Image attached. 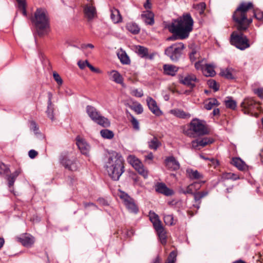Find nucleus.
I'll return each mask as SVG.
<instances>
[{
	"label": "nucleus",
	"instance_id": "f257e3e1",
	"mask_svg": "<svg viewBox=\"0 0 263 263\" xmlns=\"http://www.w3.org/2000/svg\"><path fill=\"white\" fill-rule=\"evenodd\" d=\"M253 10V16L258 20L263 21V12L254 11L252 2H242L234 12L232 18L235 26L239 31L246 30L252 22V18L248 17L250 10Z\"/></svg>",
	"mask_w": 263,
	"mask_h": 263
},
{
	"label": "nucleus",
	"instance_id": "f03ea898",
	"mask_svg": "<svg viewBox=\"0 0 263 263\" xmlns=\"http://www.w3.org/2000/svg\"><path fill=\"white\" fill-rule=\"evenodd\" d=\"M194 21L189 13L184 14L182 16L175 20L169 26L170 32L176 36L169 37L167 40L174 41L177 39H185L188 37L193 30Z\"/></svg>",
	"mask_w": 263,
	"mask_h": 263
},
{
	"label": "nucleus",
	"instance_id": "7ed1b4c3",
	"mask_svg": "<svg viewBox=\"0 0 263 263\" xmlns=\"http://www.w3.org/2000/svg\"><path fill=\"white\" fill-rule=\"evenodd\" d=\"M105 166L109 176L117 181L124 172V159L119 153L112 151L108 154Z\"/></svg>",
	"mask_w": 263,
	"mask_h": 263
},
{
	"label": "nucleus",
	"instance_id": "20e7f679",
	"mask_svg": "<svg viewBox=\"0 0 263 263\" xmlns=\"http://www.w3.org/2000/svg\"><path fill=\"white\" fill-rule=\"evenodd\" d=\"M40 36L47 33L49 28V18L47 10L44 8H38L34 12V17L31 18Z\"/></svg>",
	"mask_w": 263,
	"mask_h": 263
},
{
	"label": "nucleus",
	"instance_id": "39448f33",
	"mask_svg": "<svg viewBox=\"0 0 263 263\" xmlns=\"http://www.w3.org/2000/svg\"><path fill=\"white\" fill-rule=\"evenodd\" d=\"M209 133L205 121L197 118L193 119L190 123L187 135L190 137H196L206 135Z\"/></svg>",
	"mask_w": 263,
	"mask_h": 263
},
{
	"label": "nucleus",
	"instance_id": "423d86ee",
	"mask_svg": "<svg viewBox=\"0 0 263 263\" xmlns=\"http://www.w3.org/2000/svg\"><path fill=\"white\" fill-rule=\"evenodd\" d=\"M184 48L185 46L183 43H176L167 47L165 49L164 53L171 61L176 62L181 58Z\"/></svg>",
	"mask_w": 263,
	"mask_h": 263
},
{
	"label": "nucleus",
	"instance_id": "0eeeda50",
	"mask_svg": "<svg viewBox=\"0 0 263 263\" xmlns=\"http://www.w3.org/2000/svg\"><path fill=\"white\" fill-rule=\"evenodd\" d=\"M149 219L153 223L154 228L156 231L157 235L162 245L166 242V232L157 214L154 212H149Z\"/></svg>",
	"mask_w": 263,
	"mask_h": 263
},
{
	"label": "nucleus",
	"instance_id": "6e6552de",
	"mask_svg": "<svg viewBox=\"0 0 263 263\" xmlns=\"http://www.w3.org/2000/svg\"><path fill=\"white\" fill-rule=\"evenodd\" d=\"M230 42L238 49L245 50L250 47L247 36L241 32L234 31L231 35Z\"/></svg>",
	"mask_w": 263,
	"mask_h": 263
},
{
	"label": "nucleus",
	"instance_id": "1a4fd4ad",
	"mask_svg": "<svg viewBox=\"0 0 263 263\" xmlns=\"http://www.w3.org/2000/svg\"><path fill=\"white\" fill-rule=\"evenodd\" d=\"M120 198L122 200L126 208L130 212L137 213L139 209L134 200L127 194L121 191L119 195Z\"/></svg>",
	"mask_w": 263,
	"mask_h": 263
},
{
	"label": "nucleus",
	"instance_id": "9d476101",
	"mask_svg": "<svg viewBox=\"0 0 263 263\" xmlns=\"http://www.w3.org/2000/svg\"><path fill=\"white\" fill-rule=\"evenodd\" d=\"M199 80L197 78L196 76L192 73L188 74L184 77H182L180 79V82L190 87L191 89H193L195 86V83L198 82Z\"/></svg>",
	"mask_w": 263,
	"mask_h": 263
},
{
	"label": "nucleus",
	"instance_id": "9b49d317",
	"mask_svg": "<svg viewBox=\"0 0 263 263\" xmlns=\"http://www.w3.org/2000/svg\"><path fill=\"white\" fill-rule=\"evenodd\" d=\"M15 239L26 247H31L34 242V238L28 233L22 234L19 236H16Z\"/></svg>",
	"mask_w": 263,
	"mask_h": 263
},
{
	"label": "nucleus",
	"instance_id": "f8f14e48",
	"mask_svg": "<svg viewBox=\"0 0 263 263\" xmlns=\"http://www.w3.org/2000/svg\"><path fill=\"white\" fill-rule=\"evenodd\" d=\"M132 165L140 175L142 176L145 179L147 178L148 171L139 159L133 157Z\"/></svg>",
	"mask_w": 263,
	"mask_h": 263
},
{
	"label": "nucleus",
	"instance_id": "ddd939ff",
	"mask_svg": "<svg viewBox=\"0 0 263 263\" xmlns=\"http://www.w3.org/2000/svg\"><path fill=\"white\" fill-rule=\"evenodd\" d=\"M167 168L172 171L178 170L180 167L179 162L174 156H169L166 158L164 161Z\"/></svg>",
	"mask_w": 263,
	"mask_h": 263
},
{
	"label": "nucleus",
	"instance_id": "4468645a",
	"mask_svg": "<svg viewBox=\"0 0 263 263\" xmlns=\"http://www.w3.org/2000/svg\"><path fill=\"white\" fill-rule=\"evenodd\" d=\"M213 142V139L208 137L196 139L192 141V147L195 149H199V146L203 147L208 144L212 143Z\"/></svg>",
	"mask_w": 263,
	"mask_h": 263
},
{
	"label": "nucleus",
	"instance_id": "2eb2a0df",
	"mask_svg": "<svg viewBox=\"0 0 263 263\" xmlns=\"http://www.w3.org/2000/svg\"><path fill=\"white\" fill-rule=\"evenodd\" d=\"M155 190L157 192L166 196H170L174 194L173 190L167 187L165 183L162 182H158L156 184Z\"/></svg>",
	"mask_w": 263,
	"mask_h": 263
},
{
	"label": "nucleus",
	"instance_id": "dca6fc26",
	"mask_svg": "<svg viewBox=\"0 0 263 263\" xmlns=\"http://www.w3.org/2000/svg\"><path fill=\"white\" fill-rule=\"evenodd\" d=\"M146 103L149 109L155 115L160 116L162 114L159 107L157 105L156 101L151 97H148L146 99Z\"/></svg>",
	"mask_w": 263,
	"mask_h": 263
},
{
	"label": "nucleus",
	"instance_id": "f3484780",
	"mask_svg": "<svg viewBox=\"0 0 263 263\" xmlns=\"http://www.w3.org/2000/svg\"><path fill=\"white\" fill-rule=\"evenodd\" d=\"M76 143L82 154L86 155L88 154L90 146L85 140L77 137Z\"/></svg>",
	"mask_w": 263,
	"mask_h": 263
},
{
	"label": "nucleus",
	"instance_id": "a211bd4d",
	"mask_svg": "<svg viewBox=\"0 0 263 263\" xmlns=\"http://www.w3.org/2000/svg\"><path fill=\"white\" fill-rule=\"evenodd\" d=\"M208 194L209 192L207 191L195 192L193 196L196 204H194V206L197 209H199L200 208V205L201 203V199L203 197L206 196Z\"/></svg>",
	"mask_w": 263,
	"mask_h": 263
},
{
	"label": "nucleus",
	"instance_id": "6ab92c4d",
	"mask_svg": "<svg viewBox=\"0 0 263 263\" xmlns=\"http://www.w3.org/2000/svg\"><path fill=\"white\" fill-rule=\"evenodd\" d=\"M254 105L255 102L253 100L249 99H245L241 104L244 114H249L250 111L254 108Z\"/></svg>",
	"mask_w": 263,
	"mask_h": 263
},
{
	"label": "nucleus",
	"instance_id": "aec40b11",
	"mask_svg": "<svg viewBox=\"0 0 263 263\" xmlns=\"http://www.w3.org/2000/svg\"><path fill=\"white\" fill-rule=\"evenodd\" d=\"M141 18L145 24L152 25L154 24V14L149 10L143 11L141 14Z\"/></svg>",
	"mask_w": 263,
	"mask_h": 263
},
{
	"label": "nucleus",
	"instance_id": "412c9836",
	"mask_svg": "<svg viewBox=\"0 0 263 263\" xmlns=\"http://www.w3.org/2000/svg\"><path fill=\"white\" fill-rule=\"evenodd\" d=\"M86 110L87 115L93 121L97 120V118L100 117L101 115V113L95 107L91 105H87Z\"/></svg>",
	"mask_w": 263,
	"mask_h": 263
},
{
	"label": "nucleus",
	"instance_id": "4be33fe9",
	"mask_svg": "<svg viewBox=\"0 0 263 263\" xmlns=\"http://www.w3.org/2000/svg\"><path fill=\"white\" fill-rule=\"evenodd\" d=\"M231 163L240 171H244L248 170V165L240 158H233Z\"/></svg>",
	"mask_w": 263,
	"mask_h": 263
},
{
	"label": "nucleus",
	"instance_id": "5701e85b",
	"mask_svg": "<svg viewBox=\"0 0 263 263\" xmlns=\"http://www.w3.org/2000/svg\"><path fill=\"white\" fill-rule=\"evenodd\" d=\"M84 12L85 16L89 20L93 19L96 16V9L92 5H85L84 8Z\"/></svg>",
	"mask_w": 263,
	"mask_h": 263
},
{
	"label": "nucleus",
	"instance_id": "b1692460",
	"mask_svg": "<svg viewBox=\"0 0 263 263\" xmlns=\"http://www.w3.org/2000/svg\"><path fill=\"white\" fill-rule=\"evenodd\" d=\"M163 68L165 74L171 76H175L178 70L177 67L170 64H164Z\"/></svg>",
	"mask_w": 263,
	"mask_h": 263
},
{
	"label": "nucleus",
	"instance_id": "393cba45",
	"mask_svg": "<svg viewBox=\"0 0 263 263\" xmlns=\"http://www.w3.org/2000/svg\"><path fill=\"white\" fill-rule=\"evenodd\" d=\"M186 173L187 177L191 180L199 179L203 178L202 174L199 173L197 170H194L192 168H187Z\"/></svg>",
	"mask_w": 263,
	"mask_h": 263
},
{
	"label": "nucleus",
	"instance_id": "a878e982",
	"mask_svg": "<svg viewBox=\"0 0 263 263\" xmlns=\"http://www.w3.org/2000/svg\"><path fill=\"white\" fill-rule=\"evenodd\" d=\"M147 145L150 149L156 151L161 145V143L157 137L154 136L153 138L148 140Z\"/></svg>",
	"mask_w": 263,
	"mask_h": 263
},
{
	"label": "nucleus",
	"instance_id": "bb28decb",
	"mask_svg": "<svg viewBox=\"0 0 263 263\" xmlns=\"http://www.w3.org/2000/svg\"><path fill=\"white\" fill-rule=\"evenodd\" d=\"M61 163L66 168L69 170L73 171L76 170V164L73 161L68 159L66 157H63L61 159Z\"/></svg>",
	"mask_w": 263,
	"mask_h": 263
},
{
	"label": "nucleus",
	"instance_id": "cd10ccee",
	"mask_svg": "<svg viewBox=\"0 0 263 263\" xmlns=\"http://www.w3.org/2000/svg\"><path fill=\"white\" fill-rule=\"evenodd\" d=\"M202 72L206 77H214L216 74L214 66L212 64H206Z\"/></svg>",
	"mask_w": 263,
	"mask_h": 263
},
{
	"label": "nucleus",
	"instance_id": "c85d7f7f",
	"mask_svg": "<svg viewBox=\"0 0 263 263\" xmlns=\"http://www.w3.org/2000/svg\"><path fill=\"white\" fill-rule=\"evenodd\" d=\"M110 18L114 23H118L122 20L119 11L115 8L111 10Z\"/></svg>",
	"mask_w": 263,
	"mask_h": 263
},
{
	"label": "nucleus",
	"instance_id": "c756f323",
	"mask_svg": "<svg viewBox=\"0 0 263 263\" xmlns=\"http://www.w3.org/2000/svg\"><path fill=\"white\" fill-rule=\"evenodd\" d=\"M219 105L218 101L215 98H210L204 103V108L207 110H211L215 106Z\"/></svg>",
	"mask_w": 263,
	"mask_h": 263
},
{
	"label": "nucleus",
	"instance_id": "7c9ffc66",
	"mask_svg": "<svg viewBox=\"0 0 263 263\" xmlns=\"http://www.w3.org/2000/svg\"><path fill=\"white\" fill-rule=\"evenodd\" d=\"M97 119H98L96 120L94 122L104 127H107L110 126V123L109 120L105 117L102 116L101 114Z\"/></svg>",
	"mask_w": 263,
	"mask_h": 263
},
{
	"label": "nucleus",
	"instance_id": "2f4dec72",
	"mask_svg": "<svg viewBox=\"0 0 263 263\" xmlns=\"http://www.w3.org/2000/svg\"><path fill=\"white\" fill-rule=\"evenodd\" d=\"M171 112L175 116L180 118L185 119L190 117V115L189 114L186 113L183 110L178 109H172L171 110Z\"/></svg>",
	"mask_w": 263,
	"mask_h": 263
},
{
	"label": "nucleus",
	"instance_id": "473e14b6",
	"mask_svg": "<svg viewBox=\"0 0 263 263\" xmlns=\"http://www.w3.org/2000/svg\"><path fill=\"white\" fill-rule=\"evenodd\" d=\"M126 28L129 32L134 34H137L139 33L140 31V28L138 25L135 23H127Z\"/></svg>",
	"mask_w": 263,
	"mask_h": 263
},
{
	"label": "nucleus",
	"instance_id": "72a5a7b5",
	"mask_svg": "<svg viewBox=\"0 0 263 263\" xmlns=\"http://www.w3.org/2000/svg\"><path fill=\"white\" fill-rule=\"evenodd\" d=\"M111 74L112 80L118 84H122L123 82V79L122 76L116 70H112L110 72Z\"/></svg>",
	"mask_w": 263,
	"mask_h": 263
},
{
	"label": "nucleus",
	"instance_id": "f704fd0d",
	"mask_svg": "<svg viewBox=\"0 0 263 263\" xmlns=\"http://www.w3.org/2000/svg\"><path fill=\"white\" fill-rule=\"evenodd\" d=\"M225 105L227 108L235 109L237 106L236 102L232 99V97H227L224 101Z\"/></svg>",
	"mask_w": 263,
	"mask_h": 263
},
{
	"label": "nucleus",
	"instance_id": "c9c22d12",
	"mask_svg": "<svg viewBox=\"0 0 263 263\" xmlns=\"http://www.w3.org/2000/svg\"><path fill=\"white\" fill-rule=\"evenodd\" d=\"M138 54L142 58H147L148 56V49L141 46H138L137 48Z\"/></svg>",
	"mask_w": 263,
	"mask_h": 263
},
{
	"label": "nucleus",
	"instance_id": "e433bc0d",
	"mask_svg": "<svg viewBox=\"0 0 263 263\" xmlns=\"http://www.w3.org/2000/svg\"><path fill=\"white\" fill-rule=\"evenodd\" d=\"M100 134L103 138L107 139H111L114 136V133L112 131L107 129L101 130L100 131Z\"/></svg>",
	"mask_w": 263,
	"mask_h": 263
},
{
	"label": "nucleus",
	"instance_id": "4c0bfd02",
	"mask_svg": "<svg viewBox=\"0 0 263 263\" xmlns=\"http://www.w3.org/2000/svg\"><path fill=\"white\" fill-rule=\"evenodd\" d=\"M17 4L18 7L20 11H22L23 14L24 16L27 15V11L26 10V4L25 0H16Z\"/></svg>",
	"mask_w": 263,
	"mask_h": 263
},
{
	"label": "nucleus",
	"instance_id": "58836bf2",
	"mask_svg": "<svg viewBox=\"0 0 263 263\" xmlns=\"http://www.w3.org/2000/svg\"><path fill=\"white\" fill-rule=\"evenodd\" d=\"M220 74L221 76L224 77L227 79L231 80L234 78L232 73V70L228 68L221 70Z\"/></svg>",
	"mask_w": 263,
	"mask_h": 263
},
{
	"label": "nucleus",
	"instance_id": "ea45409f",
	"mask_svg": "<svg viewBox=\"0 0 263 263\" xmlns=\"http://www.w3.org/2000/svg\"><path fill=\"white\" fill-rule=\"evenodd\" d=\"M130 108L135 111L137 114H141L143 111V107L141 104L138 102L134 103Z\"/></svg>",
	"mask_w": 263,
	"mask_h": 263
},
{
	"label": "nucleus",
	"instance_id": "a19ab883",
	"mask_svg": "<svg viewBox=\"0 0 263 263\" xmlns=\"http://www.w3.org/2000/svg\"><path fill=\"white\" fill-rule=\"evenodd\" d=\"M163 220L165 223L168 226H172L175 224L174 222V217L173 215H164Z\"/></svg>",
	"mask_w": 263,
	"mask_h": 263
},
{
	"label": "nucleus",
	"instance_id": "79ce46f5",
	"mask_svg": "<svg viewBox=\"0 0 263 263\" xmlns=\"http://www.w3.org/2000/svg\"><path fill=\"white\" fill-rule=\"evenodd\" d=\"M53 111V105L52 104L51 105H49V104H48L47 109L46 112L48 117L51 121H53L54 120Z\"/></svg>",
	"mask_w": 263,
	"mask_h": 263
},
{
	"label": "nucleus",
	"instance_id": "37998d69",
	"mask_svg": "<svg viewBox=\"0 0 263 263\" xmlns=\"http://www.w3.org/2000/svg\"><path fill=\"white\" fill-rule=\"evenodd\" d=\"M118 57L122 64H128L129 63L130 61L129 58L125 53H121V54H119Z\"/></svg>",
	"mask_w": 263,
	"mask_h": 263
},
{
	"label": "nucleus",
	"instance_id": "c03bdc74",
	"mask_svg": "<svg viewBox=\"0 0 263 263\" xmlns=\"http://www.w3.org/2000/svg\"><path fill=\"white\" fill-rule=\"evenodd\" d=\"M196 185H198V184L197 183H193L187 186L185 189V195L191 194L193 195L195 193L194 187Z\"/></svg>",
	"mask_w": 263,
	"mask_h": 263
},
{
	"label": "nucleus",
	"instance_id": "a18cd8bd",
	"mask_svg": "<svg viewBox=\"0 0 263 263\" xmlns=\"http://www.w3.org/2000/svg\"><path fill=\"white\" fill-rule=\"evenodd\" d=\"M83 205L84 209L86 210H88L89 209H91L92 210H97L98 209V206L92 202H84Z\"/></svg>",
	"mask_w": 263,
	"mask_h": 263
},
{
	"label": "nucleus",
	"instance_id": "49530a36",
	"mask_svg": "<svg viewBox=\"0 0 263 263\" xmlns=\"http://www.w3.org/2000/svg\"><path fill=\"white\" fill-rule=\"evenodd\" d=\"M176 253L175 251H172L169 254L167 259V262L168 263H174L176 259Z\"/></svg>",
	"mask_w": 263,
	"mask_h": 263
},
{
	"label": "nucleus",
	"instance_id": "de8ad7c7",
	"mask_svg": "<svg viewBox=\"0 0 263 263\" xmlns=\"http://www.w3.org/2000/svg\"><path fill=\"white\" fill-rule=\"evenodd\" d=\"M130 93L132 95L139 98H141L143 96V92L140 89H134L131 91Z\"/></svg>",
	"mask_w": 263,
	"mask_h": 263
},
{
	"label": "nucleus",
	"instance_id": "09e8293b",
	"mask_svg": "<svg viewBox=\"0 0 263 263\" xmlns=\"http://www.w3.org/2000/svg\"><path fill=\"white\" fill-rule=\"evenodd\" d=\"M208 84L209 86L214 89L215 91H217L219 89V87L217 86V82L214 80H210L208 81Z\"/></svg>",
	"mask_w": 263,
	"mask_h": 263
},
{
	"label": "nucleus",
	"instance_id": "8fccbe9b",
	"mask_svg": "<svg viewBox=\"0 0 263 263\" xmlns=\"http://www.w3.org/2000/svg\"><path fill=\"white\" fill-rule=\"evenodd\" d=\"M9 171V167L4 163L0 162V174H6Z\"/></svg>",
	"mask_w": 263,
	"mask_h": 263
},
{
	"label": "nucleus",
	"instance_id": "3c124183",
	"mask_svg": "<svg viewBox=\"0 0 263 263\" xmlns=\"http://www.w3.org/2000/svg\"><path fill=\"white\" fill-rule=\"evenodd\" d=\"M53 76L54 80L57 82L58 84L61 85L63 83V80L60 75L57 72H54Z\"/></svg>",
	"mask_w": 263,
	"mask_h": 263
},
{
	"label": "nucleus",
	"instance_id": "603ef678",
	"mask_svg": "<svg viewBox=\"0 0 263 263\" xmlns=\"http://www.w3.org/2000/svg\"><path fill=\"white\" fill-rule=\"evenodd\" d=\"M131 123H132L133 126L135 129H136L137 130H138L140 128H139V122L134 117H132V118Z\"/></svg>",
	"mask_w": 263,
	"mask_h": 263
},
{
	"label": "nucleus",
	"instance_id": "864d4df0",
	"mask_svg": "<svg viewBox=\"0 0 263 263\" xmlns=\"http://www.w3.org/2000/svg\"><path fill=\"white\" fill-rule=\"evenodd\" d=\"M198 56H199V54H198L197 52L195 50H193L192 52L190 54L191 61L192 62H194L197 58Z\"/></svg>",
	"mask_w": 263,
	"mask_h": 263
},
{
	"label": "nucleus",
	"instance_id": "5fc2aeb1",
	"mask_svg": "<svg viewBox=\"0 0 263 263\" xmlns=\"http://www.w3.org/2000/svg\"><path fill=\"white\" fill-rule=\"evenodd\" d=\"M16 178V177H14L11 175L8 176L7 180L8 181V186L9 187H11L13 185Z\"/></svg>",
	"mask_w": 263,
	"mask_h": 263
},
{
	"label": "nucleus",
	"instance_id": "6e6d98bb",
	"mask_svg": "<svg viewBox=\"0 0 263 263\" xmlns=\"http://www.w3.org/2000/svg\"><path fill=\"white\" fill-rule=\"evenodd\" d=\"M88 63H89V62L87 60L84 61H79L78 62V65L81 69H84L86 66H87Z\"/></svg>",
	"mask_w": 263,
	"mask_h": 263
},
{
	"label": "nucleus",
	"instance_id": "4d7b16f0",
	"mask_svg": "<svg viewBox=\"0 0 263 263\" xmlns=\"http://www.w3.org/2000/svg\"><path fill=\"white\" fill-rule=\"evenodd\" d=\"M195 67L197 70H201L203 71V69H204V66L202 64V61H199L195 63Z\"/></svg>",
	"mask_w": 263,
	"mask_h": 263
},
{
	"label": "nucleus",
	"instance_id": "13d9d810",
	"mask_svg": "<svg viewBox=\"0 0 263 263\" xmlns=\"http://www.w3.org/2000/svg\"><path fill=\"white\" fill-rule=\"evenodd\" d=\"M227 178L231 179L233 180H236L239 178L238 175L234 173H229L227 175Z\"/></svg>",
	"mask_w": 263,
	"mask_h": 263
},
{
	"label": "nucleus",
	"instance_id": "bf43d9fd",
	"mask_svg": "<svg viewBox=\"0 0 263 263\" xmlns=\"http://www.w3.org/2000/svg\"><path fill=\"white\" fill-rule=\"evenodd\" d=\"M37 154L38 153L34 149H31L28 152V155L31 159L34 158L37 155Z\"/></svg>",
	"mask_w": 263,
	"mask_h": 263
},
{
	"label": "nucleus",
	"instance_id": "052dcab7",
	"mask_svg": "<svg viewBox=\"0 0 263 263\" xmlns=\"http://www.w3.org/2000/svg\"><path fill=\"white\" fill-rule=\"evenodd\" d=\"M205 182V181H200V182H194V183H197L198 184V185H196L194 186V191H197V190H198L200 188L201 184H203V183H204Z\"/></svg>",
	"mask_w": 263,
	"mask_h": 263
},
{
	"label": "nucleus",
	"instance_id": "680f3d73",
	"mask_svg": "<svg viewBox=\"0 0 263 263\" xmlns=\"http://www.w3.org/2000/svg\"><path fill=\"white\" fill-rule=\"evenodd\" d=\"M31 128L35 133H36V132L39 129V127L34 121L31 122Z\"/></svg>",
	"mask_w": 263,
	"mask_h": 263
},
{
	"label": "nucleus",
	"instance_id": "e2e57ef3",
	"mask_svg": "<svg viewBox=\"0 0 263 263\" xmlns=\"http://www.w3.org/2000/svg\"><path fill=\"white\" fill-rule=\"evenodd\" d=\"M256 93L259 97L263 99V88H258L256 91Z\"/></svg>",
	"mask_w": 263,
	"mask_h": 263
},
{
	"label": "nucleus",
	"instance_id": "0e129e2a",
	"mask_svg": "<svg viewBox=\"0 0 263 263\" xmlns=\"http://www.w3.org/2000/svg\"><path fill=\"white\" fill-rule=\"evenodd\" d=\"M198 7L199 9H201V13L203 12L205 8V4L204 3H201L199 5H198Z\"/></svg>",
	"mask_w": 263,
	"mask_h": 263
},
{
	"label": "nucleus",
	"instance_id": "69168bd1",
	"mask_svg": "<svg viewBox=\"0 0 263 263\" xmlns=\"http://www.w3.org/2000/svg\"><path fill=\"white\" fill-rule=\"evenodd\" d=\"M144 7L146 9H151V4L150 3V0H146V2L144 4Z\"/></svg>",
	"mask_w": 263,
	"mask_h": 263
},
{
	"label": "nucleus",
	"instance_id": "338daca9",
	"mask_svg": "<svg viewBox=\"0 0 263 263\" xmlns=\"http://www.w3.org/2000/svg\"><path fill=\"white\" fill-rule=\"evenodd\" d=\"M145 159L152 160L154 158L153 154L152 152H149L147 155L145 156Z\"/></svg>",
	"mask_w": 263,
	"mask_h": 263
},
{
	"label": "nucleus",
	"instance_id": "774afa93",
	"mask_svg": "<svg viewBox=\"0 0 263 263\" xmlns=\"http://www.w3.org/2000/svg\"><path fill=\"white\" fill-rule=\"evenodd\" d=\"M21 171L20 169L16 170L14 173L11 174L12 176L17 178V177L21 174Z\"/></svg>",
	"mask_w": 263,
	"mask_h": 263
}]
</instances>
